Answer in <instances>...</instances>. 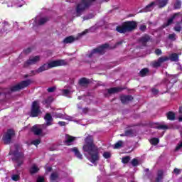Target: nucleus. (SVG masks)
Returning a JSON list of instances; mask_svg holds the SVG:
<instances>
[{"label": "nucleus", "instance_id": "31", "mask_svg": "<svg viewBox=\"0 0 182 182\" xmlns=\"http://www.w3.org/2000/svg\"><path fill=\"white\" fill-rule=\"evenodd\" d=\"M49 21V18L48 17H43L39 19L38 21V25H45V23H46V22H48Z\"/></svg>", "mask_w": 182, "mask_h": 182}, {"label": "nucleus", "instance_id": "1", "mask_svg": "<svg viewBox=\"0 0 182 182\" xmlns=\"http://www.w3.org/2000/svg\"><path fill=\"white\" fill-rule=\"evenodd\" d=\"M44 120L46 124L43 125L36 124L31 127V132H32L35 136H41V134H42L43 131L41 127L46 128V126H52V124H53V123H52L53 122V118L52 117V114H50V113H46L45 114Z\"/></svg>", "mask_w": 182, "mask_h": 182}, {"label": "nucleus", "instance_id": "44", "mask_svg": "<svg viewBox=\"0 0 182 182\" xmlns=\"http://www.w3.org/2000/svg\"><path fill=\"white\" fill-rule=\"evenodd\" d=\"M70 151L74 153L75 156L80 151L77 147H73L70 149Z\"/></svg>", "mask_w": 182, "mask_h": 182}, {"label": "nucleus", "instance_id": "60", "mask_svg": "<svg viewBox=\"0 0 182 182\" xmlns=\"http://www.w3.org/2000/svg\"><path fill=\"white\" fill-rule=\"evenodd\" d=\"M86 33H87V31H85L82 32V33H81V35H86Z\"/></svg>", "mask_w": 182, "mask_h": 182}, {"label": "nucleus", "instance_id": "59", "mask_svg": "<svg viewBox=\"0 0 182 182\" xmlns=\"http://www.w3.org/2000/svg\"><path fill=\"white\" fill-rule=\"evenodd\" d=\"M48 171H52V167H48L47 168Z\"/></svg>", "mask_w": 182, "mask_h": 182}, {"label": "nucleus", "instance_id": "45", "mask_svg": "<svg viewBox=\"0 0 182 182\" xmlns=\"http://www.w3.org/2000/svg\"><path fill=\"white\" fill-rule=\"evenodd\" d=\"M168 39H171V41H176V33H172L168 35Z\"/></svg>", "mask_w": 182, "mask_h": 182}, {"label": "nucleus", "instance_id": "42", "mask_svg": "<svg viewBox=\"0 0 182 182\" xmlns=\"http://www.w3.org/2000/svg\"><path fill=\"white\" fill-rule=\"evenodd\" d=\"M56 90V87H50L47 89L48 93H53Z\"/></svg>", "mask_w": 182, "mask_h": 182}, {"label": "nucleus", "instance_id": "5", "mask_svg": "<svg viewBox=\"0 0 182 182\" xmlns=\"http://www.w3.org/2000/svg\"><path fill=\"white\" fill-rule=\"evenodd\" d=\"M97 0H81L78 3L75 8L76 16H80L86 9H89V7L93 5L94 2Z\"/></svg>", "mask_w": 182, "mask_h": 182}, {"label": "nucleus", "instance_id": "15", "mask_svg": "<svg viewBox=\"0 0 182 182\" xmlns=\"http://www.w3.org/2000/svg\"><path fill=\"white\" fill-rule=\"evenodd\" d=\"M32 83V80L28 79L26 80H23L18 83V86H20V89H25V87H28Z\"/></svg>", "mask_w": 182, "mask_h": 182}, {"label": "nucleus", "instance_id": "6", "mask_svg": "<svg viewBox=\"0 0 182 182\" xmlns=\"http://www.w3.org/2000/svg\"><path fill=\"white\" fill-rule=\"evenodd\" d=\"M15 150L14 151H10L9 156H14V158L12 159L13 161L17 163V166L21 167L23 164V159H25V154L19 151V145H14Z\"/></svg>", "mask_w": 182, "mask_h": 182}, {"label": "nucleus", "instance_id": "21", "mask_svg": "<svg viewBox=\"0 0 182 182\" xmlns=\"http://www.w3.org/2000/svg\"><path fill=\"white\" fill-rule=\"evenodd\" d=\"M168 60L171 62H177L178 60V54L173 53L169 55Z\"/></svg>", "mask_w": 182, "mask_h": 182}, {"label": "nucleus", "instance_id": "4", "mask_svg": "<svg viewBox=\"0 0 182 182\" xmlns=\"http://www.w3.org/2000/svg\"><path fill=\"white\" fill-rule=\"evenodd\" d=\"M68 62L65 60H57L49 63H45L40 66L39 68L36 70V73H42L45 70H48V69H52V68H57L58 66H66Z\"/></svg>", "mask_w": 182, "mask_h": 182}, {"label": "nucleus", "instance_id": "62", "mask_svg": "<svg viewBox=\"0 0 182 182\" xmlns=\"http://www.w3.org/2000/svg\"><path fill=\"white\" fill-rule=\"evenodd\" d=\"M178 120H179V122H182V117H180L178 118Z\"/></svg>", "mask_w": 182, "mask_h": 182}, {"label": "nucleus", "instance_id": "27", "mask_svg": "<svg viewBox=\"0 0 182 182\" xmlns=\"http://www.w3.org/2000/svg\"><path fill=\"white\" fill-rule=\"evenodd\" d=\"M31 174H36L39 171V168L36 165H33L29 170Z\"/></svg>", "mask_w": 182, "mask_h": 182}, {"label": "nucleus", "instance_id": "46", "mask_svg": "<svg viewBox=\"0 0 182 182\" xmlns=\"http://www.w3.org/2000/svg\"><path fill=\"white\" fill-rule=\"evenodd\" d=\"M75 157H77V159H79L80 160H82L83 159V155H82V154L80 153V151H79L76 155H75Z\"/></svg>", "mask_w": 182, "mask_h": 182}, {"label": "nucleus", "instance_id": "13", "mask_svg": "<svg viewBox=\"0 0 182 182\" xmlns=\"http://www.w3.org/2000/svg\"><path fill=\"white\" fill-rule=\"evenodd\" d=\"M119 98L123 105H126V103H128V102H132V100L134 99L133 96L132 95H121Z\"/></svg>", "mask_w": 182, "mask_h": 182}, {"label": "nucleus", "instance_id": "29", "mask_svg": "<svg viewBox=\"0 0 182 182\" xmlns=\"http://www.w3.org/2000/svg\"><path fill=\"white\" fill-rule=\"evenodd\" d=\"M53 102V97H48L46 100H44L42 103L43 105H50L51 102Z\"/></svg>", "mask_w": 182, "mask_h": 182}, {"label": "nucleus", "instance_id": "37", "mask_svg": "<svg viewBox=\"0 0 182 182\" xmlns=\"http://www.w3.org/2000/svg\"><path fill=\"white\" fill-rule=\"evenodd\" d=\"M131 164L133 167H137V166H139V160L136 158L133 159L131 161Z\"/></svg>", "mask_w": 182, "mask_h": 182}, {"label": "nucleus", "instance_id": "17", "mask_svg": "<svg viewBox=\"0 0 182 182\" xmlns=\"http://www.w3.org/2000/svg\"><path fill=\"white\" fill-rule=\"evenodd\" d=\"M180 16V13H175L169 19H168L167 23L165 25V26H170L171 23H173V21L176 18H178Z\"/></svg>", "mask_w": 182, "mask_h": 182}, {"label": "nucleus", "instance_id": "64", "mask_svg": "<svg viewBox=\"0 0 182 182\" xmlns=\"http://www.w3.org/2000/svg\"><path fill=\"white\" fill-rule=\"evenodd\" d=\"M4 25H8V22H5V23H4Z\"/></svg>", "mask_w": 182, "mask_h": 182}, {"label": "nucleus", "instance_id": "40", "mask_svg": "<svg viewBox=\"0 0 182 182\" xmlns=\"http://www.w3.org/2000/svg\"><path fill=\"white\" fill-rule=\"evenodd\" d=\"M19 178H21V176H19L18 174H14L11 177L13 181H18Z\"/></svg>", "mask_w": 182, "mask_h": 182}, {"label": "nucleus", "instance_id": "38", "mask_svg": "<svg viewBox=\"0 0 182 182\" xmlns=\"http://www.w3.org/2000/svg\"><path fill=\"white\" fill-rule=\"evenodd\" d=\"M104 159H110L112 157V154L109 151H105L103 154Z\"/></svg>", "mask_w": 182, "mask_h": 182}, {"label": "nucleus", "instance_id": "7", "mask_svg": "<svg viewBox=\"0 0 182 182\" xmlns=\"http://www.w3.org/2000/svg\"><path fill=\"white\" fill-rule=\"evenodd\" d=\"M15 134V130L13 129H7L6 132L2 136L4 144H11L12 143V137H14Z\"/></svg>", "mask_w": 182, "mask_h": 182}, {"label": "nucleus", "instance_id": "57", "mask_svg": "<svg viewBox=\"0 0 182 182\" xmlns=\"http://www.w3.org/2000/svg\"><path fill=\"white\" fill-rule=\"evenodd\" d=\"M31 73H33V75H36V73H36V70H31Z\"/></svg>", "mask_w": 182, "mask_h": 182}, {"label": "nucleus", "instance_id": "20", "mask_svg": "<svg viewBox=\"0 0 182 182\" xmlns=\"http://www.w3.org/2000/svg\"><path fill=\"white\" fill-rule=\"evenodd\" d=\"M78 83L80 86L85 87V86H87V85L90 83V80H89V79L86 77H82L81 79H80Z\"/></svg>", "mask_w": 182, "mask_h": 182}, {"label": "nucleus", "instance_id": "35", "mask_svg": "<svg viewBox=\"0 0 182 182\" xmlns=\"http://www.w3.org/2000/svg\"><path fill=\"white\" fill-rule=\"evenodd\" d=\"M174 31H176V32H181L182 31V26H181V23H177L176 26L173 28Z\"/></svg>", "mask_w": 182, "mask_h": 182}, {"label": "nucleus", "instance_id": "48", "mask_svg": "<svg viewBox=\"0 0 182 182\" xmlns=\"http://www.w3.org/2000/svg\"><path fill=\"white\" fill-rule=\"evenodd\" d=\"M173 173H174L175 174H177V176H178V174H181V171L180 169L177 168H175L173 169Z\"/></svg>", "mask_w": 182, "mask_h": 182}, {"label": "nucleus", "instance_id": "23", "mask_svg": "<svg viewBox=\"0 0 182 182\" xmlns=\"http://www.w3.org/2000/svg\"><path fill=\"white\" fill-rule=\"evenodd\" d=\"M163 176H164V173L163 171H159L157 173V176L155 179L156 182H162L163 181Z\"/></svg>", "mask_w": 182, "mask_h": 182}, {"label": "nucleus", "instance_id": "3", "mask_svg": "<svg viewBox=\"0 0 182 182\" xmlns=\"http://www.w3.org/2000/svg\"><path fill=\"white\" fill-rule=\"evenodd\" d=\"M137 28V21H127L123 22L122 25L117 26L115 31L118 33H127V32H133Z\"/></svg>", "mask_w": 182, "mask_h": 182}, {"label": "nucleus", "instance_id": "12", "mask_svg": "<svg viewBox=\"0 0 182 182\" xmlns=\"http://www.w3.org/2000/svg\"><path fill=\"white\" fill-rule=\"evenodd\" d=\"M75 41H79V37H74L73 36H70L66 37L63 41V43H64L65 45H68V43H73V42H75Z\"/></svg>", "mask_w": 182, "mask_h": 182}, {"label": "nucleus", "instance_id": "53", "mask_svg": "<svg viewBox=\"0 0 182 182\" xmlns=\"http://www.w3.org/2000/svg\"><path fill=\"white\" fill-rule=\"evenodd\" d=\"M151 92L154 95H157L159 93V90L156 89V88H152L151 89Z\"/></svg>", "mask_w": 182, "mask_h": 182}, {"label": "nucleus", "instance_id": "50", "mask_svg": "<svg viewBox=\"0 0 182 182\" xmlns=\"http://www.w3.org/2000/svg\"><path fill=\"white\" fill-rule=\"evenodd\" d=\"M63 93L64 96H68V95H69V93H70V91L68 89L63 90Z\"/></svg>", "mask_w": 182, "mask_h": 182}, {"label": "nucleus", "instance_id": "36", "mask_svg": "<svg viewBox=\"0 0 182 182\" xmlns=\"http://www.w3.org/2000/svg\"><path fill=\"white\" fill-rule=\"evenodd\" d=\"M130 156H127L124 157H122V163H123V164H127V163H129V161H130Z\"/></svg>", "mask_w": 182, "mask_h": 182}, {"label": "nucleus", "instance_id": "54", "mask_svg": "<svg viewBox=\"0 0 182 182\" xmlns=\"http://www.w3.org/2000/svg\"><path fill=\"white\" fill-rule=\"evenodd\" d=\"M154 5H156V2L152 1L151 4L146 6V8H151V6H154Z\"/></svg>", "mask_w": 182, "mask_h": 182}, {"label": "nucleus", "instance_id": "25", "mask_svg": "<svg viewBox=\"0 0 182 182\" xmlns=\"http://www.w3.org/2000/svg\"><path fill=\"white\" fill-rule=\"evenodd\" d=\"M149 143L152 146H157L160 143V139L159 138L154 137L149 140Z\"/></svg>", "mask_w": 182, "mask_h": 182}, {"label": "nucleus", "instance_id": "63", "mask_svg": "<svg viewBox=\"0 0 182 182\" xmlns=\"http://www.w3.org/2000/svg\"><path fill=\"white\" fill-rule=\"evenodd\" d=\"M145 171L147 173V172L149 171V168H146V169H145Z\"/></svg>", "mask_w": 182, "mask_h": 182}, {"label": "nucleus", "instance_id": "14", "mask_svg": "<svg viewBox=\"0 0 182 182\" xmlns=\"http://www.w3.org/2000/svg\"><path fill=\"white\" fill-rule=\"evenodd\" d=\"M124 89L120 87H114L107 89L108 95H114V93H119L122 92Z\"/></svg>", "mask_w": 182, "mask_h": 182}, {"label": "nucleus", "instance_id": "2", "mask_svg": "<svg viewBox=\"0 0 182 182\" xmlns=\"http://www.w3.org/2000/svg\"><path fill=\"white\" fill-rule=\"evenodd\" d=\"M82 150L85 151V153H88L89 156H90V163L95 164L96 161H99V148H97L96 145L84 144Z\"/></svg>", "mask_w": 182, "mask_h": 182}, {"label": "nucleus", "instance_id": "52", "mask_svg": "<svg viewBox=\"0 0 182 182\" xmlns=\"http://www.w3.org/2000/svg\"><path fill=\"white\" fill-rule=\"evenodd\" d=\"M31 52H32V49H31V48H28L24 50V53H26V55H28V53H31Z\"/></svg>", "mask_w": 182, "mask_h": 182}, {"label": "nucleus", "instance_id": "39", "mask_svg": "<svg viewBox=\"0 0 182 182\" xmlns=\"http://www.w3.org/2000/svg\"><path fill=\"white\" fill-rule=\"evenodd\" d=\"M58 177L59 176L56 173H53L50 175V178L53 181H55V180H56V178H58Z\"/></svg>", "mask_w": 182, "mask_h": 182}, {"label": "nucleus", "instance_id": "9", "mask_svg": "<svg viewBox=\"0 0 182 182\" xmlns=\"http://www.w3.org/2000/svg\"><path fill=\"white\" fill-rule=\"evenodd\" d=\"M109 44L105 43L100 46L98 48H94L90 54H87V56L88 58H93V55L95 53H99L100 55H103L105 53V49H107L109 48Z\"/></svg>", "mask_w": 182, "mask_h": 182}, {"label": "nucleus", "instance_id": "30", "mask_svg": "<svg viewBox=\"0 0 182 182\" xmlns=\"http://www.w3.org/2000/svg\"><path fill=\"white\" fill-rule=\"evenodd\" d=\"M123 147V141H118L114 146L113 149H122Z\"/></svg>", "mask_w": 182, "mask_h": 182}, {"label": "nucleus", "instance_id": "16", "mask_svg": "<svg viewBox=\"0 0 182 182\" xmlns=\"http://www.w3.org/2000/svg\"><path fill=\"white\" fill-rule=\"evenodd\" d=\"M39 56L36 55L35 57H33L31 58H29V60H28L25 65H35V63H37V62H39Z\"/></svg>", "mask_w": 182, "mask_h": 182}, {"label": "nucleus", "instance_id": "55", "mask_svg": "<svg viewBox=\"0 0 182 182\" xmlns=\"http://www.w3.org/2000/svg\"><path fill=\"white\" fill-rule=\"evenodd\" d=\"M58 124L59 126H66V122H63V121H60L58 122Z\"/></svg>", "mask_w": 182, "mask_h": 182}, {"label": "nucleus", "instance_id": "33", "mask_svg": "<svg viewBox=\"0 0 182 182\" xmlns=\"http://www.w3.org/2000/svg\"><path fill=\"white\" fill-rule=\"evenodd\" d=\"M173 8L174 9H180L181 8V0H176Z\"/></svg>", "mask_w": 182, "mask_h": 182}, {"label": "nucleus", "instance_id": "61", "mask_svg": "<svg viewBox=\"0 0 182 182\" xmlns=\"http://www.w3.org/2000/svg\"><path fill=\"white\" fill-rule=\"evenodd\" d=\"M24 77L26 79V77H29V75L26 74L24 75Z\"/></svg>", "mask_w": 182, "mask_h": 182}, {"label": "nucleus", "instance_id": "43", "mask_svg": "<svg viewBox=\"0 0 182 182\" xmlns=\"http://www.w3.org/2000/svg\"><path fill=\"white\" fill-rule=\"evenodd\" d=\"M31 144H33L34 146H38V144H41V139L33 140L32 141Z\"/></svg>", "mask_w": 182, "mask_h": 182}, {"label": "nucleus", "instance_id": "34", "mask_svg": "<svg viewBox=\"0 0 182 182\" xmlns=\"http://www.w3.org/2000/svg\"><path fill=\"white\" fill-rule=\"evenodd\" d=\"M10 90L11 92H18V90H21V87L19 86V84H17L10 87Z\"/></svg>", "mask_w": 182, "mask_h": 182}, {"label": "nucleus", "instance_id": "11", "mask_svg": "<svg viewBox=\"0 0 182 182\" xmlns=\"http://www.w3.org/2000/svg\"><path fill=\"white\" fill-rule=\"evenodd\" d=\"M75 140H76V137L72 135L65 134V140L63 141V143L65 144V146H72Z\"/></svg>", "mask_w": 182, "mask_h": 182}, {"label": "nucleus", "instance_id": "47", "mask_svg": "<svg viewBox=\"0 0 182 182\" xmlns=\"http://www.w3.org/2000/svg\"><path fill=\"white\" fill-rule=\"evenodd\" d=\"M161 53H163L161 52V49L157 48L155 50V54L157 55V56H160V55H161Z\"/></svg>", "mask_w": 182, "mask_h": 182}, {"label": "nucleus", "instance_id": "24", "mask_svg": "<svg viewBox=\"0 0 182 182\" xmlns=\"http://www.w3.org/2000/svg\"><path fill=\"white\" fill-rule=\"evenodd\" d=\"M166 117L168 120H171V121L176 120V114L173 112H168L166 114Z\"/></svg>", "mask_w": 182, "mask_h": 182}, {"label": "nucleus", "instance_id": "32", "mask_svg": "<svg viewBox=\"0 0 182 182\" xmlns=\"http://www.w3.org/2000/svg\"><path fill=\"white\" fill-rule=\"evenodd\" d=\"M156 129H157L158 130H167L168 129V126L166 124H158V126L156 127Z\"/></svg>", "mask_w": 182, "mask_h": 182}, {"label": "nucleus", "instance_id": "26", "mask_svg": "<svg viewBox=\"0 0 182 182\" xmlns=\"http://www.w3.org/2000/svg\"><path fill=\"white\" fill-rule=\"evenodd\" d=\"M85 144L95 145V143L93 142V136H87L85 139Z\"/></svg>", "mask_w": 182, "mask_h": 182}, {"label": "nucleus", "instance_id": "28", "mask_svg": "<svg viewBox=\"0 0 182 182\" xmlns=\"http://www.w3.org/2000/svg\"><path fill=\"white\" fill-rule=\"evenodd\" d=\"M147 73H149V68H143L140 70L139 75L141 77H144V76H146V75H147Z\"/></svg>", "mask_w": 182, "mask_h": 182}, {"label": "nucleus", "instance_id": "49", "mask_svg": "<svg viewBox=\"0 0 182 182\" xmlns=\"http://www.w3.org/2000/svg\"><path fill=\"white\" fill-rule=\"evenodd\" d=\"M36 182H45V178L43 176H39Z\"/></svg>", "mask_w": 182, "mask_h": 182}, {"label": "nucleus", "instance_id": "10", "mask_svg": "<svg viewBox=\"0 0 182 182\" xmlns=\"http://www.w3.org/2000/svg\"><path fill=\"white\" fill-rule=\"evenodd\" d=\"M167 60H168V57H160L158 58L157 61H154L152 63V66L153 68H160V66H161V63H164V62H167Z\"/></svg>", "mask_w": 182, "mask_h": 182}, {"label": "nucleus", "instance_id": "56", "mask_svg": "<svg viewBox=\"0 0 182 182\" xmlns=\"http://www.w3.org/2000/svg\"><path fill=\"white\" fill-rule=\"evenodd\" d=\"M123 44V41H119L116 43V46H119V45H122Z\"/></svg>", "mask_w": 182, "mask_h": 182}, {"label": "nucleus", "instance_id": "41", "mask_svg": "<svg viewBox=\"0 0 182 182\" xmlns=\"http://www.w3.org/2000/svg\"><path fill=\"white\" fill-rule=\"evenodd\" d=\"M146 30H147V26L142 24L139 26V31H141V32H146Z\"/></svg>", "mask_w": 182, "mask_h": 182}, {"label": "nucleus", "instance_id": "8", "mask_svg": "<svg viewBox=\"0 0 182 182\" xmlns=\"http://www.w3.org/2000/svg\"><path fill=\"white\" fill-rule=\"evenodd\" d=\"M41 113V106L39 105V101L35 100L32 102L31 109V117H38Z\"/></svg>", "mask_w": 182, "mask_h": 182}, {"label": "nucleus", "instance_id": "22", "mask_svg": "<svg viewBox=\"0 0 182 182\" xmlns=\"http://www.w3.org/2000/svg\"><path fill=\"white\" fill-rule=\"evenodd\" d=\"M133 134H134V131L133 129H128L124 132V134H121V136L133 137Z\"/></svg>", "mask_w": 182, "mask_h": 182}, {"label": "nucleus", "instance_id": "18", "mask_svg": "<svg viewBox=\"0 0 182 182\" xmlns=\"http://www.w3.org/2000/svg\"><path fill=\"white\" fill-rule=\"evenodd\" d=\"M149 41H150V36H149L148 34H145L139 39V42H140V43H142V45H146L147 42H149Z\"/></svg>", "mask_w": 182, "mask_h": 182}, {"label": "nucleus", "instance_id": "51", "mask_svg": "<svg viewBox=\"0 0 182 182\" xmlns=\"http://www.w3.org/2000/svg\"><path fill=\"white\" fill-rule=\"evenodd\" d=\"M89 108L88 107H85L82 109V113H84V114H87V113L89 112Z\"/></svg>", "mask_w": 182, "mask_h": 182}, {"label": "nucleus", "instance_id": "19", "mask_svg": "<svg viewBox=\"0 0 182 182\" xmlns=\"http://www.w3.org/2000/svg\"><path fill=\"white\" fill-rule=\"evenodd\" d=\"M168 4V0H157L156 5L159 9L164 8Z\"/></svg>", "mask_w": 182, "mask_h": 182}, {"label": "nucleus", "instance_id": "58", "mask_svg": "<svg viewBox=\"0 0 182 182\" xmlns=\"http://www.w3.org/2000/svg\"><path fill=\"white\" fill-rule=\"evenodd\" d=\"M179 113L182 114V106L179 107Z\"/></svg>", "mask_w": 182, "mask_h": 182}]
</instances>
